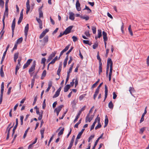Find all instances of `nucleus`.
I'll use <instances>...</instances> for the list:
<instances>
[{
  "label": "nucleus",
  "mask_w": 149,
  "mask_h": 149,
  "mask_svg": "<svg viewBox=\"0 0 149 149\" xmlns=\"http://www.w3.org/2000/svg\"><path fill=\"white\" fill-rule=\"evenodd\" d=\"M15 18L13 20L12 26H11L12 34L13 36L14 34V32L15 28Z\"/></svg>",
  "instance_id": "6"
},
{
  "label": "nucleus",
  "mask_w": 149,
  "mask_h": 149,
  "mask_svg": "<svg viewBox=\"0 0 149 149\" xmlns=\"http://www.w3.org/2000/svg\"><path fill=\"white\" fill-rule=\"evenodd\" d=\"M98 119H97V118H95V121L93 123V125H91V129L90 130L91 131L94 128L95 125L97 121H98Z\"/></svg>",
  "instance_id": "22"
},
{
  "label": "nucleus",
  "mask_w": 149,
  "mask_h": 149,
  "mask_svg": "<svg viewBox=\"0 0 149 149\" xmlns=\"http://www.w3.org/2000/svg\"><path fill=\"white\" fill-rule=\"evenodd\" d=\"M92 29L93 31V34H95L96 32V28L94 26H93L92 28Z\"/></svg>",
  "instance_id": "47"
},
{
  "label": "nucleus",
  "mask_w": 149,
  "mask_h": 149,
  "mask_svg": "<svg viewBox=\"0 0 149 149\" xmlns=\"http://www.w3.org/2000/svg\"><path fill=\"white\" fill-rule=\"evenodd\" d=\"M73 49V47H72L66 53V54L67 55H68V54H69L72 51V49Z\"/></svg>",
  "instance_id": "61"
},
{
  "label": "nucleus",
  "mask_w": 149,
  "mask_h": 149,
  "mask_svg": "<svg viewBox=\"0 0 149 149\" xmlns=\"http://www.w3.org/2000/svg\"><path fill=\"white\" fill-rule=\"evenodd\" d=\"M60 94V93L57 91H56L55 93V94L53 96V98H55L56 97H57Z\"/></svg>",
  "instance_id": "36"
},
{
  "label": "nucleus",
  "mask_w": 149,
  "mask_h": 149,
  "mask_svg": "<svg viewBox=\"0 0 149 149\" xmlns=\"http://www.w3.org/2000/svg\"><path fill=\"white\" fill-rule=\"evenodd\" d=\"M108 93V89L106 85L105 86V97L104 100V101H105V99L107 98V96Z\"/></svg>",
  "instance_id": "17"
},
{
  "label": "nucleus",
  "mask_w": 149,
  "mask_h": 149,
  "mask_svg": "<svg viewBox=\"0 0 149 149\" xmlns=\"http://www.w3.org/2000/svg\"><path fill=\"white\" fill-rule=\"evenodd\" d=\"M98 141H99L98 140H97H97L95 142L94 145L92 149H95V147L96 146V145H97Z\"/></svg>",
  "instance_id": "51"
},
{
  "label": "nucleus",
  "mask_w": 149,
  "mask_h": 149,
  "mask_svg": "<svg viewBox=\"0 0 149 149\" xmlns=\"http://www.w3.org/2000/svg\"><path fill=\"white\" fill-rule=\"evenodd\" d=\"M81 18L83 19H85L86 21H87L89 19V16L85 15H84L81 16Z\"/></svg>",
  "instance_id": "18"
},
{
  "label": "nucleus",
  "mask_w": 149,
  "mask_h": 149,
  "mask_svg": "<svg viewBox=\"0 0 149 149\" xmlns=\"http://www.w3.org/2000/svg\"><path fill=\"white\" fill-rule=\"evenodd\" d=\"M43 113V111H42L41 114H40V115H39V117L38 118V120H41V119H42V117Z\"/></svg>",
  "instance_id": "45"
},
{
  "label": "nucleus",
  "mask_w": 149,
  "mask_h": 149,
  "mask_svg": "<svg viewBox=\"0 0 149 149\" xmlns=\"http://www.w3.org/2000/svg\"><path fill=\"white\" fill-rule=\"evenodd\" d=\"M42 7V6L39 9V18H41V17H43V13L42 12L41 10V8Z\"/></svg>",
  "instance_id": "19"
},
{
  "label": "nucleus",
  "mask_w": 149,
  "mask_h": 149,
  "mask_svg": "<svg viewBox=\"0 0 149 149\" xmlns=\"http://www.w3.org/2000/svg\"><path fill=\"white\" fill-rule=\"evenodd\" d=\"M73 26H71L67 27L63 32V34L67 35L70 33Z\"/></svg>",
  "instance_id": "4"
},
{
  "label": "nucleus",
  "mask_w": 149,
  "mask_h": 149,
  "mask_svg": "<svg viewBox=\"0 0 149 149\" xmlns=\"http://www.w3.org/2000/svg\"><path fill=\"white\" fill-rule=\"evenodd\" d=\"M3 65H2L0 69V75L2 77H3L4 76V72L3 70Z\"/></svg>",
  "instance_id": "26"
},
{
  "label": "nucleus",
  "mask_w": 149,
  "mask_h": 149,
  "mask_svg": "<svg viewBox=\"0 0 149 149\" xmlns=\"http://www.w3.org/2000/svg\"><path fill=\"white\" fill-rule=\"evenodd\" d=\"M102 63H99V74H100V73L102 72Z\"/></svg>",
  "instance_id": "29"
},
{
  "label": "nucleus",
  "mask_w": 149,
  "mask_h": 149,
  "mask_svg": "<svg viewBox=\"0 0 149 149\" xmlns=\"http://www.w3.org/2000/svg\"><path fill=\"white\" fill-rule=\"evenodd\" d=\"M19 53H15L14 55V58L17 59L18 57Z\"/></svg>",
  "instance_id": "57"
},
{
  "label": "nucleus",
  "mask_w": 149,
  "mask_h": 149,
  "mask_svg": "<svg viewBox=\"0 0 149 149\" xmlns=\"http://www.w3.org/2000/svg\"><path fill=\"white\" fill-rule=\"evenodd\" d=\"M105 125H104V127H106L107 125V124L108 123V117L107 115H106L105 116Z\"/></svg>",
  "instance_id": "27"
},
{
  "label": "nucleus",
  "mask_w": 149,
  "mask_h": 149,
  "mask_svg": "<svg viewBox=\"0 0 149 149\" xmlns=\"http://www.w3.org/2000/svg\"><path fill=\"white\" fill-rule=\"evenodd\" d=\"M64 130V128H62L58 133V136L62 135L63 133V132Z\"/></svg>",
  "instance_id": "37"
},
{
  "label": "nucleus",
  "mask_w": 149,
  "mask_h": 149,
  "mask_svg": "<svg viewBox=\"0 0 149 149\" xmlns=\"http://www.w3.org/2000/svg\"><path fill=\"white\" fill-rule=\"evenodd\" d=\"M145 129L146 128L145 127H142L140 130V132H141V133H142L144 131Z\"/></svg>",
  "instance_id": "62"
},
{
  "label": "nucleus",
  "mask_w": 149,
  "mask_h": 149,
  "mask_svg": "<svg viewBox=\"0 0 149 149\" xmlns=\"http://www.w3.org/2000/svg\"><path fill=\"white\" fill-rule=\"evenodd\" d=\"M8 8H5V10L4 13V15L3 18L4 17V19L5 18V16L6 15L7 17H8Z\"/></svg>",
  "instance_id": "24"
},
{
  "label": "nucleus",
  "mask_w": 149,
  "mask_h": 149,
  "mask_svg": "<svg viewBox=\"0 0 149 149\" xmlns=\"http://www.w3.org/2000/svg\"><path fill=\"white\" fill-rule=\"evenodd\" d=\"M4 4V2L3 0H0V6L3 7Z\"/></svg>",
  "instance_id": "49"
},
{
  "label": "nucleus",
  "mask_w": 149,
  "mask_h": 149,
  "mask_svg": "<svg viewBox=\"0 0 149 149\" xmlns=\"http://www.w3.org/2000/svg\"><path fill=\"white\" fill-rule=\"evenodd\" d=\"M72 38L73 39V41L74 42H76L78 40V38L75 36H72Z\"/></svg>",
  "instance_id": "41"
},
{
  "label": "nucleus",
  "mask_w": 149,
  "mask_h": 149,
  "mask_svg": "<svg viewBox=\"0 0 149 149\" xmlns=\"http://www.w3.org/2000/svg\"><path fill=\"white\" fill-rule=\"evenodd\" d=\"M146 108L147 107H146L145 109L144 113L142 114V116H141V118L140 120V123H142V122L144 120V116L147 113Z\"/></svg>",
  "instance_id": "13"
},
{
  "label": "nucleus",
  "mask_w": 149,
  "mask_h": 149,
  "mask_svg": "<svg viewBox=\"0 0 149 149\" xmlns=\"http://www.w3.org/2000/svg\"><path fill=\"white\" fill-rule=\"evenodd\" d=\"M97 59L99 61V63H102L101 62V59L100 58V57L99 56V52H98L97 53Z\"/></svg>",
  "instance_id": "33"
},
{
  "label": "nucleus",
  "mask_w": 149,
  "mask_h": 149,
  "mask_svg": "<svg viewBox=\"0 0 149 149\" xmlns=\"http://www.w3.org/2000/svg\"><path fill=\"white\" fill-rule=\"evenodd\" d=\"M98 38H100L102 36V31L101 29L98 30Z\"/></svg>",
  "instance_id": "38"
},
{
  "label": "nucleus",
  "mask_w": 149,
  "mask_h": 149,
  "mask_svg": "<svg viewBox=\"0 0 149 149\" xmlns=\"http://www.w3.org/2000/svg\"><path fill=\"white\" fill-rule=\"evenodd\" d=\"M23 18V17H20L17 22L18 24H19L22 22Z\"/></svg>",
  "instance_id": "53"
},
{
  "label": "nucleus",
  "mask_w": 149,
  "mask_h": 149,
  "mask_svg": "<svg viewBox=\"0 0 149 149\" xmlns=\"http://www.w3.org/2000/svg\"><path fill=\"white\" fill-rule=\"evenodd\" d=\"M94 116V114L92 115L90 117V114L88 113L86 116V118L85 121L87 123L88 121L90 122L93 119Z\"/></svg>",
  "instance_id": "5"
},
{
  "label": "nucleus",
  "mask_w": 149,
  "mask_h": 149,
  "mask_svg": "<svg viewBox=\"0 0 149 149\" xmlns=\"http://www.w3.org/2000/svg\"><path fill=\"white\" fill-rule=\"evenodd\" d=\"M113 107L112 102L111 101L109 103L108 107L109 108L112 109L113 108Z\"/></svg>",
  "instance_id": "31"
},
{
  "label": "nucleus",
  "mask_w": 149,
  "mask_h": 149,
  "mask_svg": "<svg viewBox=\"0 0 149 149\" xmlns=\"http://www.w3.org/2000/svg\"><path fill=\"white\" fill-rule=\"evenodd\" d=\"M3 94L1 93L0 97V104H1L2 101Z\"/></svg>",
  "instance_id": "55"
},
{
  "label": "nucleus",
  "mask_w": 149,
  "mask_h": 149,
  "mask_svg": "<svg viewBox=\"0 0 149 149\" xmlns=\"http://www.w3.org/2000/svg\"><path fill=\"white\" fill-rule=\"evenodd\" d=\"M37 96H36L35 97L34 100V101H33V105H34V104H35L36 102L37 101Z\"/></svg>",
  "instance_id": "59"
},
{
  "label": "nucleus",
  "mask_w": 149,
  "mask_h": 149,
  "mask_svg": "<svg viewBox=\"0 0 149 149\" xmlns=\"http://www.w3.org/2000/svg\"><path fill=\"white\" fill-rule=\"evenodd\" d=\"M62 64L61 63L60 64L58 67V69L57 71V75L59 76L60 72H61V69L62 68Z\"/></svg>",
  "instance_id": "23"
},
{
  "label": "nucleus",
  "mask_w": 149,
  "mask_h": 149,
  "mask_svg": "<svg viewBox=\"0 0 149 149\" xmlns=\"http://www.w3.org/2000/svg\"><path fill=\"white\" fill-rule=\"evenodd\" d=\"M70 86L69 84L67 85L64 88V91L65 92H67L68 90L70 88Z\"/></svg>",
  "instance_id": "21"
},
{
  "label": "nucleus",
  "mask_w": 149,
  "mask_h": 149,
  "mask_svg": "<svg viewBox=\"0 0 149 149\" xmlns=\"http://www.w3.org/2000/svg\"><path fill=\"white\" fill-rule=\"evenodd\" d=\"M74 14L72 12H70L69 13V19L74 20Z\"/></svg>",
  "instance_id": "15"
},
{
  "label": "nucleus",
  "mask_w": 149,
  "mask_h": 149,
  "mask_svg": "<svg viewBox=\"0 0 149 149\" xmlns=\"http://www.w3.org/2000/svg\"><path fill=\"white\" fill-rule=\"evenodd\" d=\"M26 13L28 14L30 10V6L29 5V1H27L26 3Z\"/></svg>",
  "instance_id": "11"
},
{
  "label": "nucleus",
  "mask_w": 149,
  "mask_h": 149,
  "mask_svg": "<svg viewBox=\"0 0 149 149\" xmlns=\"http://www.w3.org/2000/svg\"><path fill=\"white\" fill-rule=\"evenodd\" d=\"M87 10L88 11V13H90L91 12V10L88 8V7L86 6H85V8L84 9V10Z\"/></svg>",
  "instance_id": "44"
},
{
  "label": "nucleus",
  "mask_w": 149,
  "mask_h": 149,
  "mask_svg": "<svg viewBox=\"0 0 149 149\" xmlns=\"http://www.w3.org/2000/svg\"><path fill=\"white\" fill-rule=\"evenodd\" d=\"M46 60V59L45 58H42L41 60V63L43 64L44 65L45 64Z\"/></svg>",
  "instance_id": "43"
},
{
  "label": "nucleus",
  "mask_w": 149,
  "mask_h": 149,
  "mask_svg": "<svg viewBox=\"0 0 149 149\" xmlns=\"http://www.w3.org/2000/svg\"><path fill=\"white\" fill-rule=\"evenodd\" d=\"M56 54V52H53L48 57L51 60L55 56V54Z\"/></svg>",
  "instance_id": "25"
},
{
  "label": "nucleus",
  "mask_w": 149,
  "mask_h": 149,
  "mask_svg": "<svg viewBox=\"0 0 149 149\" xmlns=\"http://www.w3.org/2000/svg\"><path fill=\"white\" fill-rule=\"evenodd\" d=\"M46 100L45 99L44 100L43 104H42V108L44 109L46 107V103H45Z\"/></svg>",
  "instance_id": "48"
},
{
  "label": "nucleus",
  "mask_w": 149,
  "mask_h": 149,
  "mask_svg": "<svg viewBox=\"0 0 149 149\" xmlns=\"http://www.w3.org/2000/svg\"><path fill=\"white\" fill-rule=\"evenodd\" d=\"M76 7L77 11H79L81 10L80 4L79 2V1L78 0L76 1Z\"/></svg>",
  "instance_id": "8"
},
{
  "label": "nucleus",
  "mask_w": 149,
  "mask_h": 149,
  "mask_svg": "<svg viewBox=\"0 0 149 149\" xmlns=\"http://www.w3.org/2000/svg\"><path fill=\"white\" fill-rule=\"evenodd\" d=\"M36 65V62L34 61L32 64V65L31 67L29 69V74H31V72L33 71L35 69V67Z\"/></svg>",
  "instance_id": "3"
},
{
  "label": "nucleus",
  "mask_w": 149,
  "mask_h": 149,
  "mask_svg": "<svg viewBox=\"0 0 149 149\" xmlns=\"http://www.w3.org/2000/svg\"><path fill=\"white\" fill-rule=\"evenodd\" d=\"M29 129V127L25 131V132L24 133V134L23 136V138H25V137L26 136L27 134V132Z\"/></svg>",
  "instance_id": "40"
},
{
  "label": "nucleus",
  "mask_w": 149,
  "mask_h": 149,
  "mask_svg": "<svg viewBox=\"0 0 149 149\" xmlns=\"http://www.w3.org/2000/svg\"><path fill=\"white\" fill-rule=\"evenodd\" d=\"M11 89H12V87H10L9 88H8V92L7 93V94L9 95L10 94V92H11Z\"/></svg>",
  "instance_id": "60"
},
{
  "label": "nucleus",
  "mask_w": 149,
  "mask_h": 149,
  "mask_svg": "<svg viewBox=\"0 0 149 149\" xmlns=\"http://www.w3.org/2000/svg\"><path fill=\"white\" fill-rule=\"evenodd\" d=\"M70 45H68L66 46L64 49L60 53L59 58H60V57L66 51L69 49Z\"/></svg>",
  "instance_id": "7"
},
{
  "label": "nucleus",
  "mask_w": 149,
  "mask_h": 149,
  "mask_svg": "<svg viewBox=\"0 0 149 149\" xmlns=\"http://www.w3.org/2000/svg\"><path fill=\"white\" fill-rule=\"evenodd\" d=\"M46 34L45 33V32H42L41 34L40 35L39 38L40 39L42 38Z\"/></svg>",
  "instance_id": "46"
},
{
  "label": "nucleus",
  "mask_w": 149,
  "mask_h": 149,
  "mask_svg": "<svg viewBox=\"0 0 149 149\" xmlns=\"http://www.w3.org/2000/svg\"><path fill=\"white\" fill-rule=\"evenodd\" d=\"M32 61V60L31 59H29L28 60L26 63L24 65L23 67V68L25 69L30 64Z\"/></svg>",
  "instance_id": "9"
},
{
  "label": "nucleus",
  "mask_w": 149,
  "mask_h": 149,
  "mask_svg": "<svg viewBox=\"0 0 149 149\" xmlns=\"http://www.w3.org/2000/svg\"><path fill=\"white\" fill-rule=\"evenodd\" d=\"M103 84V82L100 83L98 86L96 90L95 91V94L93 95V98L94 100H95V98L97 97L98 94V93L99 91V89L100 87Z\"/></svg>",
  "instance_id": "2"
},
{
  "label": "nucleus",
  "mask_w": 149,
  "mask_h": 149,
  "mask_svg": "<svg viewBox=\"0 0 149 149\" xmlns=\"http://www.w3.org/2000/svg\"><path fill=\"white\" fill-rule=\"evenodd\" d=\"M98 115L97 117V119H98V124L95 127V130H97L98 128H99L101 127V125L100 123V118L98 117Z\"/></svg>",
  "instance_id": "10"
},
{
  "label": "nucleus",
  "mask_w": 149,
  "mask_h": 149,
  "mask_svg": "<svg viewBox=\"0 0 149 149\" xmlns=\"http://www.w3.org/2000/svg\"><path fill=\"white\" fill-rule=\"evenodd\" d=\"M111 64L110 65V72H109V74L112 75L113 68H112V65H113V63H111Z\"/></svg>",
  "instance_id": "28"
},
{
  "label": "nucleus",
  "mask_w": 149,
  "mask_h": 149,
  "mask_svg": "<svg viewBox=\"0 0 149 149\" xmlns=\"http://www.w3.org/2000/svg\"><path fill=\"white\" fill-rule=\"evenodd\" d=\"M146 63L148 66H149V56H148L147 58Z\"/></svg>",
  "instance_id": "64"
},
{
  "label": "nucleus",
  "mask_w": 149,
  "mask_h": 149,
  "mask_svg": "<svg viewBox=\"0 0 149 149\" xmlns=\"http://www.w3.org/2000/svg\"><path fill=\"white\" fill-rule=\"evenodd\" d=\"M23 40V38L22 37H21L17 39V44H20L21 43Z\"/></svg>",
  "instance_id": "32"
},
{
  "label": "nucleus",
  "mask_w": 149,
  "mask_h": 149,
  "mask_svg": "<svg viewBox=\"0 0 149 149\" xmlns=\"http://www.w3.org/2000/svg\"><path fill=\"white\" fill-rule=\"evenodd\" d=\"M63 107V105H60L58 107H57L55 109L54 111H57L60 112L61 111L62 108Z\"/></svg>",
  "instance_id": "20"
},
{
  "label": "nucleus",
  "mask_w": 149,
  "mask_h": 149,
  "mask_svg": "<svg viewBox=\"0 0 149 149\" xmlns=\"http://www.w3.org/2000/svg\"><path fill=\"white\" fill-rule=\"evenodd\" d=\"M82 119L81 118L78 121V122H77L74 126V127L75 128H78V126L79 124L81 123V120Z\"/></svg>",
  "instance_id": "34"
},
{
  "label": "nucleus",
  "mask_w": 149,
  "mask_h": 149,
  "mask_svg": "<svg viewBox=\"0 0 149 149\" xmlns=\"http://www.w3.org/2000/svg\"><path fill=\"white\" fill-rule=\"evenodd\" d=\"M6 52H4V53H3V57H2L1 60V64H2V63H3V61L4 60V59L5 58V57L6 56Z\"/></svg>",
  "instance_id": "39"
},
{
  "label": "nucleus",
  "mask_w": 149,
  "mask_h": 149,
  "mask_svg": "<svg viewBox=\"0 0 149 149\" xmlns=\"http://www.w3.org/2000/svg\"><path fill=\"white\" fill-rule=\"evenodd\" d=\"M84 34L87 37H89L90 36V34L89 31H86Z\"/></svg>",
  "instance_id": "56"
},
{
  "label": "nucleus",
  "mask_w": 149,
  "mask_h": 149,
  "mask_svg": "<svg viewBox=\"0 0 149 149\" xmlns=\"http://www.w3.org/2000/svg\"><path fill=\"white\" fill-rule=\"evenodd\" d=\"M111 63H113L111 59L110 58H109L107 60V68H106V75H107V76L108 73L109 64H110V65L111 64Z\"/></svg>",
  "instance_id": "1"
},
{
  "label": "nucleus",
  "mask_w": 149,
  "mask_h": 149,
  "mask_svg": "<svg viewBox=\"0 0 149 149\" xmlns=\"http://www.w3.org/2000/svg\"><path fill=\"white\" fill-rule=\"evenodd\" d=\"M36 20L39 23V24L42 23V22L40 18H38L36 17Z\"/></svg>",
  "instance_id": "54"
},
{
  "label": "nucleus",
  "mask_w": 149,
  "mask_h": 149,
  "mask_svg": "<svg viewBox=\"0 0 149 149\" xmlns=\"http://www.w3.org/2000/svg\"><path fill=\"white\" fill-rule=\"evenodd\" d=\"M49 37L47 36H46L43 39V42L44 43V45L47 44L48 41Z\"/></svg>",
  "instance_id": "16"
},
{
  "label": "nucleus",
  "mask_w": 149,
  "mask_h": 149,
  "mask_svg": "<svg viewBox=\"0 0 149 149\" xmlns=\"http://www.w3.org/2000/svg\"><path fill=\"white\" fill-rule=\"evenodd\" d=\"M113 99H115L117 97V95L116 94L115 92H114L113 93Z\"/></svg>",
  "instance_id": "63"
},
{
  "label": "nucleus",
  "mask_w": 149,
  "mask_h": 149,
  "mask_svg": "<svg viewBox=\"0 0 149 149\" xmlns=\"http://www.w3.org/2000/svg\"><path fill=\"white\" fill-rule=\"evenodd\" d=\"M100 81V79H98V80L95 83H94V84H93L92 86V88H94V87H95L97 85V84L98 83V82H99Z\"/></svg>",
  "instance_id": "42"
},
{
  "label": "nucleus",
  "mask_w": 149,
  "mask_h": 149,
  "mask_svg": "<svg viewBox=\"0 0 149 149\" xmlns=\"http://www.w3.org/2000/svg\"><path fill=\"white\" fill-rule=\"evenodd\" d=\"M20 120H21V125H22L23 124V120L24 119V116H21L20 117Z\"/></svg>",
  "instance_id": "58"
},
{
  "label": "nucleus",
  "mask_w": 149,
  "mask_h": 149,
  "mask_svg": "<svg viewBox=\"0 0 149 149\" xmlns=\"http://www.w3.org/2000/svg\"><path fill=\"white\" fill-rule=\"evenodd\" d=\"M46 74V71L45 70L43 71L42 74V77H44L45 76Z\"/></svg>",
  "instance_id": "52"
},
{
  "label": "nucleus",
  "mask_w": 149,
  "mask_h": 149,
  "mask_svg": "<svg viewBox=\"0 0 149 149\" xmlns=\"http://www.w3.org/2000/svg\"><path fill=\"white\" fill-rule=\"evenodd\" d=\"M128 29L131 35L132 36L133 35V33L131 29V26L130 25L129 26Z\"/></svg>",
  "instance_id": "35"
},
{
  "label": "nucleus",
  "mask_w": 149,
  "mask_h": 149,
  "mask_svg": "<svg viewBox=\"0 0 149 149\" xmlns=\"http://www.w3.org/2000/svg\"><path fill=\"white\" fill-rule=\"evenodd\" d=\"M102 35L103 36V38L104 41H107V33L104 31L102 32Z\"/></svg>",
  "instance_id": "14"
},
{
  "label": "nucleus",
  "mask_w": 149,
  "mask_h": 149,
  "mask_svg": "<svg viewBox=\"0 0 149 149\" xmlns=\"http://www.w3.org/2000/svg\"><path fill=\"white\" fill-rule=\"evenodd\" d=\"M29 25L28 24L26 25L25 27L24 30V34L26 37H27L28 34V32L29 29Z\"/></svg>",
  "instance_id": "12"
},
{
  "label": "nucleus",
  "mask_w": 149,
  "mask_h": 149,
  "mask_svg": "<svg viewBox=\"0 0 149 149\" xmlns=\"http://www.w3.org/2000/svg\"><path fill=\"white\" fill-rule=\"evenodd\" d=\"M98 47V43L97 42L95 43L94 45H93V48L94 49H95Z\"/></svg>",
  "instance_id": "50"
},
{
  "label": "nucleus",
  "mask_w": 149,
  "mask_h": 149,
  "mask_svg": "<svg viewBox=\"0 0 149 149\" xmlns=\"http://www.w3.org/2000/svg\"><path fill=\"white\" fill-rule=\"evenodd\" d=\"M4 83L3 82L1 84V93H3V91H4Z\"/></svg>",
  "instance_id": "30"
}]
</instances>
